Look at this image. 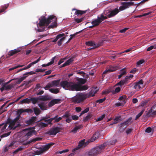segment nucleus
<instances>
[{
	"mask_svg": "<svg viewBox=\"0 0 156 156\" xmlns=\"http://www.w3.org/2000/svg\"><path fill=\"white\" fill-rule=\"evenodd\" d=\"M40 57L39 58L35 61H34V62L30 63L27 67H24L23 69H20V70H18L17 71V73H18L22 70L28 69L29 68H30L32 66V65L37 63L40 60Z\"/></svg>",
	"mask_w": 156,
	"mask_h": 156,
	"instance_id": "nucleus-8",
	"label": "nucleus"
},
{
	"mask_svg": "<svg viewBox=\"0 0 156 156\" xmlns=\"http://www.w3.org/2000/svg\"><path fill=\"white\" fill-rule=\"evenodd\" d=\"M61 86L63 88H66L68 90L78 91L79 84L73 82H68L66 80L62 81L60 83Z\"/></svg>",
	"mask_w": 156,
	"mask_h": 156,
	"instance_id": "nucleus-2",
	"label": "nucleus"
},
{
	"mask_svg": "<svg viewBox=\"0 0 156 156\" xmlns=\"http://www.w3.org/2000/svg\"><path fill=\"white\" fill-rule=\"evenodd\" d=\"M33 111V112H34L35 114L36 115H39L41 112V111L40 109L37 107L34 108Z\"/></svg>",
	"mask_w": 156,
	"mask_h": 156,
	"instance_id": "nucleus-40",
	"label": "nucleus"
},
{
	"mask_svg": "<svg viewBox=\"0 0 156 156\" xmlns=\"http://www.w3.org/2000/svg\"><path fill=\"white\" fill-rule=\"evenodd\" d=\"M134 87L135 89H139L141 88V87L140 85L138 83H136L135 85L134 86Z\"/></svg>",
	"mask_w": 156,
	"mask_h": 156,
	"instance_id": "nucleus-61",
	"label": "nucleus"
},
{
	"mask_svg": "<svg viewBox=\"0 0 156 156\" xmlns=\"http://www.w3.org/2000/svg\"><path fill=\"white\" fill-rule=\"evenodd\" d=\"M48 125V123L46 124L43 122H39L37 124L38 126L41 128L47 127Z\"/></svg>",
	"mask_w": 156,
	"mask_h": 156,
	"instance_id": "nucleus-36",
	"label": "nucleus"
},
{
	"mask_svg": "<svg viewBox=\"0 0 156 156\" xmlns=\"http://www.w3.org/2000/svg\"><path fill=\"white\" fill-rule=\"evenodd\" d=\"M35 130L34 129L31 130L29 131L25 135V137L27 139L30 137L34 133Z\"/></svg>",
	"mask_w": 156,
	"mask_h": 156,
	"instance_id": "nucleus-27",
	"label": "nucleus"
},
{
	"mask_svg": "<svg viewBox=\"0 0 156 156\" xmlns=\"http://www.w3.org/2000/svg\"><path fill=\"white\" fill-rule=\"evenodd\" d=\"M93 116V114L91 113H89L87 116L83 119V120L84 122H86Z\"/></svg>",
	"mask_w": 156,
	"mask_h": 156,
	"instance_id": "nucleus-38",
	"label": "nucleus"
},
{
	"mask_svg": "<svg viewBox=\"0 0 156 156\" xmlns=\"http://www.w3.org/2000/svg\"><path fill=\"white\" fill-rule=\"evenodd\" d=\"M24 111L25 112H27L28 113H32L33 112V111L32 109L27 108L25 109Z\"/></svg>",
	"mask_w": 156,
	"mask_h": 156,
	"instance_id": "nucleus-64",
	"label": "nucleus"
},
{
	"mask_svg": "<svg viewBox=\"0 0 156 156\" xmlns=\"http://www.w3.org/2000/svg\"><path fill=\"white\" fill-rule=\"evenodd\" d=\"M153 112L152 110L150 109L148 112H147V113L143 115V117L144 118H146L150 116H153Z\"/></svg>",
	"mask_w": 156,
	"mask_h": 156,
	"instance_id": "nucleus-20",
	"label": "nucleus"
},
{
	"mask_svg": "<svg viewBox=\"0 0 156 156\" xmlns=\"http://www.w3.org/2000/svg\"><path fill=\"white\" fill-rule=\"evenodd\" d=\"M119 126V131L120 132H122L126 129V127H123V126H121L120 124L118 126Z\"/></svg>",
	"mask_w": 156,
	"mask_h": 156,
	"instance_id": "nucleus-58",
	"label": "nucleus"
},
{
	"mask_svg": "<svg viewBox=\"0 0 156 156\" xmlns=\"http://www.w3.org/2000/svg\"><path fill=\"white\" fill-rule=\"evenodd\" d=\"M82 127L83 126L82 125H80L77 126H76L74 127L73 129L71 131V132H73L74 133H76L78 129L82 128Z\"/></svg>",
	"mask_w": 156,
	"mask_h": 156,
	"instance_id": "nucleus-28",
	"label": "nucleus"
},
{
	"mask_svg": "<svg viewBox=\"0 0 156 156\" xmlns=\"http://www.w3.org/2000/svg\"><path fill=\"white\" fill-rule=\"evenodd\" d=\"M39 100L38 97L35 98L33 97L31 98L30 99V103L31 102L33 104H35Z\"/></svg>",
	"mask_w": 156,
	"mask_h": 156,
	"instance_id": "nucleus-35",
	"label": "nucleus"
},
{
	"mask_svg": "<svg viewBox=\"0 0 156 156\" xmlns=\"http://www.w3.org/2000/svg\"><path fill=\"white\" fill-rule=\"evenodd\" d=\"M133 77V76L132 75H130L129 76H126L125 78L123 80L125 84L127 83H128L129 80L130 79V78Z\"/></svg>",
	"mask_w": 156,
	"mask_h": 156,
	"instance_id": "nucleus-39",
	"label": "nucleus"
},
{
	"mask_svg": "<svg viewBox=\"0 0 156 156\" xmlns=\"http://www.w3.org/2000/svg\"><path fill=\"white\" fill-rule=\"evenodd\" d=\"M54 102V104H55L57 103H59L61 101L60 99H54L52 100Z\"/></svg>",
	"mask_w": 156,
	"mask_h": 156,
	"instance_id": "nucleus-63",
	"label": "nucleus"
},
{
	"mask_svg": "<svg viewBox=\"0 0 156 156\" xmlns=\"http://www.w3.org/2000/svg\"><path fill=\"white\" fill-rule=\"evenodd\" d=\"M106 145L105 143H103L100 146H98L95 147L97 152L98 154L101 153L105 148Z\"/></svg>",
	"mask_w": 156,
	"mask_h": 156,
	"instance_id": "nucleus-9",
	"label": "nucleus"
},
{
	"mask_svg": "<svg viewBox=\"0 0 156 156\" xmlns=\"http://www.w3.org/2000/svg\"><path fill=\"white\" fill-rule=\"evenodd\" d=\"M98 17L99 20L101 21V22L104 20L108 18H109L108 17V15H107V16H105L103 13L101 14L100 17L98 16Z\"/></svg>",
	"mask_w": 156,
	"mask_h": 156,
	"instance_id": "nucleus-34",
	"label": "nucleus"
},
{
	"mask_svg": "<svg viewBox=\"0 0 156 156\" xmlns=\"http://www.w3.org/2000/svg\"><path fill=\"white\" fill-rule=\"evenodd\" d=\"M119 100L120 101H122V102L123 103L125 102V103H126V101H125V96H122L119 98Z\"/></svg>",
	"mask_w": 156,
	"mask_h": 156,
	"instance_id": "nucleus-56",
	"label": "nucleus"
},
{
	"mask_svg": "<svg viewBox=\"0 0 156 156\" xmlns=\"http://www.w3.org/2000/svg\"><path fill=\"white\" fill-rule=\"evenodd\" d=\"M99 134L98 132H95L94 134L92 136V137L91 138L90 141L91 142H93L96 140L99 137Z\"/></svg>",
	"mask_w": 156,
	"mask_h": 156,
	"instance_id": "nucleus-24",
	"label": "nucleus"
},
{
	"mask_svg": "<svg viewBox=\"0 0 156 156\" xmlns=\"http://www.w3.org/2000/svg\"><path fill=\"white\" fill-rule=\"evenodd\" d=\"M49 90L52 93H54L55 94H57L59 92V90L58 88L55 89H53L51 88Z\"/></svg>",
	"mask_w": 156,
	"mask_h": 156,
	"instance_id": "nucleus-43",
	"label": "nucleus"
},
{
	"mask_svg": "<svg viewBox=\"0 0 156 156\" xmlns=\"http://www.w3.org/2000/svg\"><path fill=\"white\" fill-rule=\"evenodd\" d=\"M85 144V140H83L81 141H80L77 147L75 148L74 149V151H76V150H78L79 148L83 147Z\"/></svg>",
	"mask_w": 156,
	"mask_h": 156,
	"instance_id": "nucleus-15",
	"label": "nucleus"
},
{
	"mask_svg": "<svg viewBox=\"0 0 156 156\" xmlns=\"http://www.w3.org/2000/svg\"><path fill=\"white\" fill-rule=\"evenodd\" d=\"M20 102L21 103H27L29 104L30 103V99L26 98L22 100Z\"/></svg>",
	"mask_w": 156,
	"mask_h": 156,
	"instance_id": "nucleus-45",
	"label": "nucleus"
},
{
	"mask_svg": "<svg viewBox=\"0 0 156 156\" xmlns=\"http://www.w3.org/2000/svg\"><path fill=\"white\" fill-rule=\"evenodd\" d=\"M43 153V151H42L41 149H40L38 151H34V154L33 155H39Z\"/></svg>",
	"mask_w": 156,
	"mask_h": 156,
	"instance_id": "nucleus-52",
	"label": "nucleus"
},
{
	"mask_svg": "<svg viewBox=\"0 0 156 156\" xmlns=\"http://www.w3.org/2000/svg\"><path fill=\"white\" fill-rule=\"evenodd\" d=\"M132 118L131 117H130L126 121L120 124V126H126L125 127H126L128 126L131 124L132 122Z\"/></svg>",
	"mask_w": 156,
	"mask_h": 156,
	"instance_id": "nucleus-13",
	"label": "nucleus"
},
{
	"mask_svg": "<svg viewBox=\"0 0 156 156\" xmlns=\"http://www.w3.org/2000/svg\"><path fill=\"white\" fill-rule=\"evenodd\" d=\"M11 133V132H9L8 133H4V134H2V135H1L0 136V137L1 138H3L4 137H7L9 135H10Z\"/></svg>",
	"mask_w": 156,
	"mask_h": 156,
	"instance_id": "nucleus-54",
	"label": "nucleus"
},
{
	"mask_svg": "<svg viewBox=\"0 0 156 156\" xmlns=\"http://www.w3.org/2000/svg\"><path fill=\"white\" fill-rule=\"evenodd\" d=\"M86 95L82 94H77L74 97L73 101L75 102L80 103L87 98Z\"/></svg>",
	"mask_w": 156,
	"mask_h": 156,
	"instance_id": "nucleus-4",
	"label": "nucleus"
},
{
	"mask_svg": "<svg viewBox=\"0 0 156 156\" xmlns=\"http://www.w3.org/2000/svg\"><path fill=\"white\" fill-rule=\"evenodd\" d=\"M71 118L72 120L73 119L74 120H76L78 119L79 117L76 115H72Z\"/></svg>",
	"mask_w": 156,
	"mask_h": 156,
	"instance_id": "nucleus-60",
	"label": "nucleus"
},
{
	"mask_svg": "<svg viewBox=\"0 0 156 156\" xmlns=\"http://www.w3.org/2000/svg\"><path fill=\"white\" fill-rule=\"evenodd\" d=\"M52 85L51 83H48L47 85L44 87V89L45 90H48V89L49 88L52 87Z\"/></svg>",
	"mask_w": 156,
	"mask_h": 156,
	"instance_id": "nucleus-55",
	"label": "nucleus"
},
{
	"mask_svg": "<svg viewBox=\"0 0 156 156\" xmlns=\"http://www.w3.org/2000/svg\"><path fill=\"white\" fill-rule=\"evenodd\" d=\"M98 154L95 148L91 150L88 152L89 156H94Z\"/></svg>",
	"mask_w": 156,
	"mask_h": 156,
	"instance_id": "nucleus-23",
	"label": "nucleus"
},
{
	"mask_svg": "<svg viewBox=\"0 0 156 156\" xmlns=\"http://www.w3.org/2000/svg\"><path fill=\"white\" fill-rule=\"evenodd\" d=\"M88 88V87L87 85L82 86L79 85V89H78V91L86 90H87Z\"/></svg>",
	"mask_w": 156,
	"mask_h": 156,
	"instance_id": "nucleus-29",
	"label": "nucleus"
},
{
	"mask_svg": "<svg viewBox=\"0 0 156 156\" xmlns=\"http://www.w3.org/2000/svg\"><path fill=\"white\" fill-rule=\"evenodd\" d=\"M144 111L145 109H143L142 110L136 115L135 120L137 119L140 117L144 112Z\"/></svg>",
	"mask_w": 156,
	"mask_h": 156,
	"instance_id": "nucleus-47",
	"label": "nucleus"
},
{
	"mask_svg": "<svg viewBox=\"0 0 156 156\" xmlns=\"http://www.w3.org/2000/svg\"><path fill=\"white\" fill-rule=\"evenodd\" d=\"M37 117L36 116H32L29 120L26 122V123L28 125L34 124L36 121Z\"/></svg>",
	"mask_w": 156,
	"mask_h": 156,
	"instance_id": "nucleus-10",
	"label": "nucleus"
},
{
	"mask_svg": "<svg viewBox=\"0 0 156 156\" xmlns=\"http://www.w3.org/2000/svg\"><path fill=\"white\" fill-rule=\"evenodd\" d=\"M22 49L21 48H17L10 51L8 53L9 57H10L13 55L20 52Z\"/></svg>",
	"mask_w": 156,
	"mask_h": 156,
	"instance_id": "nucleus-6",
	"label": "nucleus"
},
{
	"mask_svg": "<svg viewBox=\"0 0 156 156\" xmlns=\"http://www.w3.org/2000/svg\"><path fill=\"white\" fill-rule=\"evenodd\" d=\"M101 23V21H100L98 18L97 19L91 22V23L95 27L98 26Z\"/></svg>",
	"mask_w": 156,
	"mask_h": 156,
	"instance_id": "nucleus-30",
	"label": "nucleus"
},
{
	"mask_svg": "<svg viewBox=\"0 0 156 156\" xmlns=\"http://www.w3.org/2000/svg\"><path fill=\"white\" fill-rule=\"evenodd\" d=\"M39 100L42 101H48L49 100V97L47 95L41 96L40 97H38Z\"/></svg>",
	"mask_w": 156,
	"mask_h": 156,
	"instance_id": "nucleus-25",
	"label": "nucleus"
},
{
	"mask_svg": "<svg viewBox=\"0 0 156 156\" xmlns=\"http://www.w3.org/2000/svg\"><path fill=\"white\" fill-rule=\"evenodd\" d=\"M156 48V45H151L150 46L148 47L147 49V51H149L151 50H152L153 48L155 49Z\"/></svg>",
	"mask_w": 156,
	"mask_h": 156,
	"instance_id": "nucleus-53",
	"label": "nucleus"
},
{
	"mask_svg": "<svg viewBox=\"0 0 156 156\" xmlns=\"http://www.w3.org/2000/svg\"><path fill=\"white\" fill-rule=\"evenodd\" d=\"M53 144H49L47 145H45L43 148H41L43 152V153L48 150L51 146L53 145Z\"/></svg>",
	"mask_w": 156,
	"mask_h": 156,
	"instance_id": "nucleus-26",
	"label": "nucleus"
},
{
	"mask_svg": "<svg viewBox=\"0 0 156 156\" xmlns=\"http://www.w3.org/2000/svg\"><path fill=\"white\" fill-rule=\"evenodd\" d=\"M49 117L45 116L43 117H42L41 119L40 120V121H43L46 122H48L49 125H51L52 123H51V118L48 119Z\"/></svg>",
	"mask_w": 156,
	"mask_h": 156,
	"instance_id": "nucleus-19",
	"label": "nucleus"
},
{
	"mask_svg": "<svg viewBox=\"0 0 156 156\" xmlns=\"http://www.w3.org/2000/svg\"><path fill=\"white\" fill-rule=\"evenodd\" d=\"M2 87L1 89V92H3L4 90H10L12 87V86L11 84L6 85L2 83Z\"/></svg>",
	"mask_w": 156,
	"mask_h": 156,
	"instance_id": "nucleus-14",
	"label": "nucleus"
},
{
	"mask_svg": "<svg viewBox=\"0 0 156 156\" xmlns=\"http://www.w3.org/2000/svg\"><path fill=\"white\" fill-rule=\"evenodd\" d=\"M62 119V116L58 117V115H57L54 117L51 118V122L53 120H54V122L57 123L60 120Z\"/></svg>",
	"mask_w": 156,
	"mask_h": 156,
	"instance_id": "nucleus-17",
	"label": "nucleus"
},
{
	"mask_svg": "<svg viewBox=\"0 0 156 156\" xmlns=\"http://www.w3.org/2000/svg\"><path fill=\"white\" fill-rule=\"evenodd\" d=\"M38 105L42 110H46L47 107L45 105L44 103H41L38 104Z\"/></svg>",
	"mask_w": 156,
	"mask_h": 156,
	"instance_id": "nucleus-32",
	"label": "nucleus"
},
{
	"mask_svg": "<svg viewBox=\"0 0 156 156\" xmlns=\"http://www.w3.org/2000/svg\"><path fill=\"white\" fill-rule=\"evenodd\" d=\"M85 19V17H82L80 19L78 18H75L74 21H75V23H80L83 21Z\"/></svg>",
	"mask_w": 156,
	"mask_h": 156,
	"instance_id": "nucleus-37",
	"label": "nucleus"
},
{
	"mask_svg": "<svg viewBox=\"0 0 156 156\" xmlns=\"http://www.w3.org/2000/svg\"><path fill=\"white\" fill-rule=\"evenodd\" d=\"M65 36L64 34H59L52 41L53 42H56L57 41L59 38H60L61 37H64Z\"/></svg>",
	"mask_w": 156,
	"mask_h": 156,
	"instance_id": "nucleus-31",
	"label": "nucleus"
},
{
	"mask_svg": "<svg viewBox=\"0 0 156 156\" xmlns=\"http://www.w3.org/2000/svg\"><path fill=\"white\" fill-rule=\"evenodd\" d=\"M126 69V68H124L120 70V75H119L118 79H120L123 76L126 74L127 72Z\"/></svg>",
	"mask_w": 156,
	"mask_h": 156,
	"instance_id": "nucleus-21",
	"label": "nucleus"
},
{
	"mask_svg": "<svg viewBox=\"0 0 156 156\" xmlns=\"http://www.w3.org/2000/svg\"><path fill=\"white\" fill-rule=\"evenodd\" d=\"M77 80L78 82L76 83H78L79 85H81L82 84H84L86 82V80L83 78H78Z\"/></svg>",
	"mask_w": 156,
	"mask_h": 156,
	"instance_id": "nucleus-22",
	"label": "nucleus"
},
{
	"mask_svg": "<svg viewBox=\"0 0 156 156\" xmlns=\"http://www.w3.org/2000/svg\"><path fill=\"white\" fill-rule=\"evenodd\" d=\"M121 118V116L120 115L116 116L114 119V123H117L118 122V121L120 120Z\"/></svg>",
	"mask_w": 156,
	"mask_h": 156,
	"instance_id": "nucleus-48",
	"label": "nucleus"
},
{
	"mask_svg": "<svg viewBox=\"0 0 156 156\" xmlns=\"http://www.w3.org/2000/svg\"><path fill=\"white\" fill-rule=\"evenodd\" d=\"M105 116V114H103L100 117H99L98 118L96 119V121L98 122L102 120Z\"/></svg>",
	"mask_w": 156,
	"mask_h": 156,
	"instance_id": "nucleus-57",
	"label": "nucleus"
},
{
	"mask_svg": "<svg viewBox=\"0 0 156 156\" xmlns=\"http://www.w3.org/2000/svg\"><path fill=\"white\" fill-rule=\"evenodd\" d=\"M74 57H72L68 60H67L66 62L67 63L68 65H69L71 62H72L74 60Z\"/></svg>",
	"mask_w": 156,
	"mask_h": 156,
	"instance_id": "nucleus-50",
	"label": "nucleus"
},
{
	"mask_svg": "<svg viewBox=\"0 0 156 156\" xmlns=\"http://www.w3.org/2000/svg\"><path fill=\"white\" fill-rule=\"evenodd\" d=\"M98 90V88H93L88 94H86L87 98H90L94 96Z\"/></svg>",
	"mask_w": 156,
	"mask_h": 156,
	"instance_id": "nucleus-7",
	"label": "nucleus"
},
{
	"mask_svg": "<svg viewBox=\"0 0 156 156\" xmlns=\"http://www.w3.org/2000/svg\"><path fill=\"white\" fill-rule=\"evenodd\" d=\"M9 6V4H7L1 6L2 9L0 10V13L2 12H4V11L7 9Z\"/></svg>",
	"mask_w": 156,
	"mask_h": 156,
	"instance_id": "nucleus-41",
	"label": "nucleus"
},
{
	"mask_svg": "<svg viewBox=\"0 0 156 156\" xmlns=\"http://www.w3.org/2000/svg\"><path fill=\"white\" fill-rule=\"evenodd\" d=\"M23 149V146L19 147L16 150L13 152V153L14 154H16L18 153V152L20 151H21Z\"/></svg>",
	"mask_w": 156,
	"mask_h": 156,
	"instance_id": "nucleus-44",
	"label": "nucleus"
},
{
	"mask_svg": "<svg viewBox=\"0 0 156 156\" xmlns=\"http://www.w3.org/2000/svg\"><path fill=\"white\" fill-rule=\"evenodd\" d=\"M106 100V98H103L101 99L97 100L96 101L97 103H101L103 102Z\"/></svg>",
	"mask_w": 156,
	"mask_h": 156,
	"instance_id": "nucleus-59",
	"label": "nucleus"
},
{
	"mask_svg": "<svg viewBox=\"0 0 156 156\" xmlns=\"http://www.w3.org/2000/svg\"><path fill=\"white\" fill-rule=\"evenodd\" d=\"M122 5H123L125 9L129 8L130 6H133L134 5L133 2H124L122 3Z\"/></svg>",
	"mask_w": 156,
	"mask_h": 156,
	"instance_id": "nucleus-16",
	"label": "nucleus"
},
{
	"mask_svg": "<svg viewBox=\"0 0 156 156\" xmlns=\"http://www.w3.org/2000/svg\"><path fill=\"white\" fill-rule=\"evenodd\" d=\"M65 37H62L60 38V40L58 42V46H60L62 44L63 41L65 40Z\"/></svg>",
	"mask_w": 156,
	"mask_h": 156,
	"instance_id": "nucleus-49",
	"label": "nucleus"
},
{
	"mask_svg": "<svg viewBox=\"0 0 156 156\" xmlns=\"http://www.w3.org/2000/svg\"><path fill=\"white\" fill-rule=\"evenodd\" d=\"M61 128L58 127H56L52 128L49 131L46 132V134L48 135H55L60 132Z\"/></svg>",
	"mask_w": 156,
	"mask_h": 156,
	"instance_id": "nucleus-5",
	"label": "nucleus"
},
{
	"mask_svg": "<svg viewBox=\"0 0 156 156\" xmlns=\"http://www.w3.org/2000/svg\"><path fill=\"white\" fill-rule=\"evenodd\" d=\"M13 144L11 143L8 146H5L3 148L4 151L5 152L7 151L9 149H10L11 147L13 145Z\"/></svg>",
	"mask_w": 156,
	"mask_h": 156,
	"instance_id": "nucleus-33",
	"label": "nucleus"
},
{
	"mask_svg": "<svg viewBox=\"0 0 156 156\" xmlns=\"http://www.w3.org/2000/svg\"><path fill=\"white\" fill-rule=\"evenodd\" d=\"M72 10H76V11L75 12V14L78 16L80 15H82V14L85 13L87 12V10L85 11H82L80 10H78L76 9H73Z\"/></svg>",
	"mask_w": 156,
	"mask_h": 156,
	"instance_id": "nucleus-18",
	"label": "nucleus"
},
{
	"mask_svg": "<svg viewBox=\"0 0 156 156\" xmlns=\"http://www.w3.org/2000/svg\"><path fill=\"white\" fill-rule=\"evenodd\" d=\"M86 44L87 45L92 47L91 48H88V50H90L91 49H94L97 47L95 42L92 41H87L86 42Z\"/></svg>",
	"mask_w": 156,
	"mask_h": 156,
	"instance_id": "nucleus-11",
	"label": "nucleus"
},
{
	"mask_svg": "<svg viewBox=\"0 0 156 156\" xmlns=\"http://www.w3.org/2000/svg\"><path fill=\"white\" fill-rule=\"evenodd\" d=\"M70 113L68 112H66L65 113L64 115L62 116V118H68L70 117Z\"/></svg>",
	"mask_w": 156,
	"mask_h": 156,
	"instance_id": "nucleus-51",
	"label": "nucleus"
},
{
	"mask_svg": "<svg viewBox=\"0 0 156 156\" xmlns=\"http://www.w3.org/2000/svg\"><path fill=\"white\" fill-rule=\"evenodd\" d=\"M25 109H19L18 110L17 114L19 115H20L23 112H25L24 111Z\"/></svg>",
	"mask_w": 156,
	"mask_h": 156,
	"instance_id": "nucleus-62",
	"label": "nucleus"
},
{
	"mask_svg": "<svg viewBox=\"0 0 156 156\" xmlns=\"http://www.w3.org/2000/svg\"><path fill=\"white\" fill-rule=\"evenodd\" d=\"M119 12V11L117 8H115L114 9L111 11L110 13L108 14V18L112 17L116 15Z\"/></svg>",
	"mask_w": 156,
	"mask_h": 156,
	"instance_id": "nucleus-12",
	"label": "nucleus"
},
{
	"mask_svg": "<svg viewBox=\"0 0 156 156\" xmlns=\"http://www.w3.org/2000/svg\"><path fill=\"white\" fill-rule=\"evenodd\" d=\"M60 81V80H54L52 81L51 83H52V86H58L59 84Z\"/></svg>",
	"mask_w": 156,
	"mask_h": 156,
	"instance_id": "nucleus-42",
	"label": "nucleus"
},
{
	"mask_svg": "<svg viewBox=\"0 0 156 156\" xmlns=\"http://www.w3.org/2000/svg\"><path fill=\"white\" fill-rule=\"evenodd\" d=\"M52 22V23L48 26L49 28H53L57 27V18L56 16L54 15L49 16L47 19L45 17H42L38 23L40 27L44 26H48L49 24Z\"/></svg>",
	"mask_w": 156,
	"mask_h": 156,
	"instance_id": "nucleus-1",
	"label": "nucleus"
},
{
	"mask_svg": "<svg viewBox=\"0 0 156 156\" xmlns=\"http://www.w3.org/2000/svg\"><path fill=\"white\" fill-rule=\"evenodd\" d=\"M27 76H23L19 79L17 81V83L18 84L20 83L23 80H24Z\"/></svg>",
	"mask_w": 156,
	"mask_h": 156,
	"instance_id": "nucleus-46",
	"label": "nucleus"
},
{
	"mask_svg": "<svg viewBox=\"0 0 156 156\" xmlns=\"http://www.w3.org/2000/svg\"><path fill=\"white\" fill-rule=\"evenodd\" d=\"M19 116H17L13 120L11 119L10 118H9L8 119L6 122L7 124H9V129L13 130V128L14 127L13 126L15 125L16 123L19 120Z\"/></svg>",
	"mask_w": 156,
	"mask_h": 156,
	"instance_id": "nucleus-3",
	"label": "nucleus"
}]
</instances>
